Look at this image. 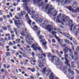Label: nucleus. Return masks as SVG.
Masks as SVG:
<instances>
[{
  "label": "nucleus",
  "mask_w": 79,
  "mask_h": 79,
  "mask_svg": "<svg viewBox=\"0 0 79 79\" xmlns=\"http://www.w3.org/2000/svg\"><path fill=\"white\" fill-rule=\"evenodd\" d=\"M53 16H55L56 15H57V11H56L54 10L53 11Z\"/></svg>",
  "instance_id": "nucleus-25"
},
{
  "label": "nucleus",
  "mask_w": 79,
  "mask_h": 79,
  "mask_svg": "<svg viewBox=\"0 0 79 79\" xmlns=\"http://www.w3.org/2000/svg\"><path fill=\"white\" fill-rule=\"evenodd\" d=\"M78 33H79V28L77 30V31H75V34L76 36H77V35Z\"/></svg>",
  "instance_id": "nucleus-28"
},
{
  "label": "nucleus",
  "mask_w": 79,
  "mask_h": 79,
  "mask_svg": "<svg viewBox=\"0 0 79 79\" xmlns=\"http://www.w3.org/2000/svg\"><path fill=\"white\" fill-rule=\"evenodd\" d=\"M77 5H78L77 2L76 1H74V4L73 5V8H76L77 6Z\"/></svg>",
  "instance_id": "nucleus-16"
},
{
  "label": "nucleus",
  "mask_w": 79,
  "mask_h": 79,
  "mask_svg": "<svg viewBox=\"0 0 79 79\" xmlns=\"http://www.w3.org/2000/svg\"><path fill=\"white\" fill-rule=\"evenodd\" d=\"M56 39H57V40H58V41L60 39L58 37V36H56Z\"/></svg>",
  "instance_id": "nucleus-60"
},
{
  "label": "nucleus",
  "mask_w": 79,
  "mask_h": 79,
  "mask_svg": "<svg viewBox=\"0 0 79 79\" xmlns=\"http://www.w3.org/2000/svg\"><path fill=\"white\" fill-rule=\"evenodd\" d=\"M73 52H71L70 53V54H69V56H73Z\"/></svg>",
  "instance_id": "nucleus-53"
},
{
  "label": "nucleus",
  "mask_w": 79,
  "mask_h": 79,
  "mask_svg": "<svg viewBox=\"0 0 79 79\" xmlns=\"http://www.w3.org/2000/svg\"><path fill=\"white\" fill-rule=\"evenodd\" d=\"M10 68V65H7L6 66V68L7 69H9Z\"/></svg>",
  "instance_id": "nucleus-64"
},
{
  "label": "nucleus",
  "mask_w": 79,
  "mask_h": 79,
  "mask_svg": "<svg viewBox=\"0 0 79 79\" xmlns=\"http://www.w3.org/2000/svg\"><path fill=\"white\" fill-rule=\"evenodd\" d=\"M65 55V60H67L68 59V55L66 54H64Z\"/></svg>",
  "instance_id": "nucleus-32"
},
{
  "label": "nucleus",
  "mask_w": 79,
  "mask_h": 79,
  "mask_svg": "<svg viewBox=\"0 0 79 79\" xmlns=\"http://www.w3.org/2000/svg\"><path fill=\"white\" fill-rule=\"evenodd\" d=\"M19 22H21V21H18L17 20H15L14 22L15 26H17V27L19 29L21 28V26H18L21 25V24H23V22L19 23Z\"/></svg>",
  "instance_id": "nucleus-6"
},
{
  "label": "nucleus",
  "mask_w": 79,
  "mask_h": 79,
  "mask_svg": "<svg viewBox=\"0 0 79 79\" xmlns=\"http://www.w3.org/2000/svg\"><path fill=\"white\" fill-rule=\"evenodd\" d=\"M55 52L57 54V55H59V52H58V51L56 50H55Z\"/></svg>",
  "instance_id": "nucleus-58"
},
{
  "label": "nucleus",
  "mask_w": 79,
  "mask_h": 79,
  "mask_svg": "<svg viewBox=\"0 0 79 79\" xmlns=\"http://www.w3.org/2000/svg\"><path fill=\"white\" fill-rule=\"evenodd\" d=\"M47 42H44L42 43V45H43L44 47H46L47 46Z\"/></svg>",
  "instance_id": "nucleus-33"
},
{
  "label": "nucleus",
  "mask_w": 79,
  "mask_h": 79,
  "mask_svg": "<svg viewBox=\"0 0 79 79\" xmlns=\"http://www.w3.org/2000/svg\"><path fill=\"white\" fill-rule=\"evenodd\" d=\"M21 68L22 69H24V70H23V71H26V68H24L23 67H22Z\"/></svg>",
  "instance_id": "nucleus-52"
},
{
  "label": "nucleus",
  "mask_w": 79,
  "mask_h": 79,
  "mask_svg": "<svg viewBox=\"0 0 79 79\" xmlns=\"http://www.w3.org/2000/svg\"><path fill=\"white\" fill-rule=\"evenodd\" d=\"M6 54L7 55V56H10V52H6Z\"/></svg>",
  "instance_id": "nucleus-51"
},
{
  "label": "nucleus",
  "mask_w": 79,
  "mask_h": 79,
  "mask_svg": "<svg viewBox=\"0 0 79 79\" xmlns=\"http://www.w3.org/2000/svg\"><path fill=\"white\" fill-rule=\"evenodd\" d=\"M44 37V36L42 35H40L38 37V38L40 39V40H41L43 39Z\"/></svg>",
  "instance_id": "nucleus-31"
},
{
  "label": "nucleus",
  "mask_w": 79,
  "mask_h": 79,
  "mask_svg": "<svg viewBox=\"0 0 79 79\" xmlns=\"http://www.w3.org/2000/svg\"><path fill=\"white\" fill-rule=\"evenodd\" d=\"M28 13H29V14H30V15H32L35 13V11H29L28 12Z\"/></svg>",
  "instance_id": "nucleus-22"
},
{
  "label": "nucleus",
  "mask_w": 79,
  "mask_h": 79,
  "mask_svg": "<svg viewBox=\"0 0 79 79\" xmlns=\"http://www.w3.org/2000/svg\"><path fill=\"white\" fill-rule=\"evenodd\" d=\"M9 45H10V46H11V45H13V43L11 42H10L9 43Z\"/></svg>",
  "instance_id": "nucleus-61"
},
{
  "label": "nucleus",
  "mask_w": 79,
  "mask_h": 79,
  "mask_svg": "<svg viewBox=\"0 0 79 79\" xmlns=\"http://www.w3.org/2000/svg\"><path fill=\"white\" fill-rule=\"evenodd\" d=\"M78 59V56H75V60H77Z\"/></svg>",
  "instance_id": "nucleus-62"
},
{
  "label": "nucleus",
  "mask_w": 79,
  "mask_h": 79,
  "mask_svg": "<svg viewBox=\"0 0 79 79\" xmlns=\"http://www.w3.org/2000/svg\"><path fill=\"white\" fill-rule=\"evenodd\" d=\"M28 4L27 3H24L23 5V9L27 11L29 9V7L27 6Z\"/></svg>",
  "instance_id": "nucleus-11"
},
{
  "label": "nucleus",
  "mask_w": 79,
  "mask_h": 79,
  "mask_svg": "<svg viewBox=\"0 0 79 79\" xmlns=\"http://www.w3.org/2000/svg\"><path fill=\"white\" fill-rule=\"evenodd\" d=\"M39 22L40 23H42V21H44V19H42V18H40L39 19Z\"/></svg>",
  "instance_id": "nucleus-37"
},
{
  "label": "nucleus",
  "mask_w": 79,
  "mask_h": 79,
  "mask_svg": "<svg viewBox=\"0 0 79 79\" xmlns=\"http://www.w3.org/2000/svg\"><path fill=\"white\" fill-rule=\"evenodd\" d=\"M15 41L16 43L17 44H19V43L20 42V41H21V39H16V40Z\"/></svg>",
  "instance_id": "nucleus-23"
},
{
  "label": "nucleus",
  "mask_w": 79,
  "mask_h": 79,
  "mask_svg": "<svg viewBox=\"0 0 79 79\" xmlns=\"http://www.w3.org/2000/svg\"><path fill=\"white\" fill-rule=\"evenodd\" d=\"M2 46V47H4V44H3V43L0 42V47H1Z\"/></svg>",
  "instance_id": "nucleus-45"
},
{
  "label": "nucleus",
  "mask_w": 79,
  "mask_h": 79,
  "mask_svg": "<svg viewBox=\"0 0 79 79\" xmlns=\"http://www.w3.org/2000/svg\"><path fill=\"white\" fill-rule=\"evenodd\" d=\"M25 30H23V31H22V32L23 33H25V32L27 31V28H25Z\"/></svg>",
  "instance_id": "nucleus-39"
},
{
  "label": "nucleus",
  "mask_w": 79,
  "mask_h": 79,
  "mask_svg": "<svg viewBox=\"0 0 79 79\" xmlns=\"http://www.w3.org/2000/svg\"><path fill=\"white\" fill-rule=\"evenodd\" d=\"M64 41L65 42H66V44H71V45L72 47L73 46V43H72V42H69V41H68L67 39H65Z\"/></svg>",
  "instance_id": "nucleus-14"
},
{
  "label": "nucleus",
  "mask_w": 79,
  "mask_h": 79,
  "mask_svg": "<svg viewBox=\"0 0 79 79\" xmlns=\"http://www.w3.org/2000/svg\"><path fill=\"white\" fill-rule=\"evenodd\" d=\"M75 29H76V26H75L74 27V28L73 29V32H75Z\"/></svg>",
  "instance_id": "nucleus-54"
},
{
  "label": "nucleus",
  "mask_w": 79,
  "mask_h": 79,
  "mask_svg": "<svg viewBox=\"0 0 79 79\" xmlns=\"http://www.w3.org/2000/svg\"><path fill=\"white\" fill-rule=\"evenodd\" d=\"M40 42H44L45 41V39H42L40 40Z\"/></svg>",
  "instance_id": "nucleus-41"
},
{
  "label": "nucleus",
  "mask_w": 79,
  "mask_h": 79,
  "mask_svg": "<svg viewBox=\"0 0 79 79\" xmlns=\"http://www.w3.org/2000/svg\"><path fill=\"white\" fill-rule=\"evenodd\" d=\"M65 3L66 4H67V3L69 4L70 3V0H65Z\"/></svg>",
  "instance_id": "nucleus-27"
},
{
  "label": "nucleus",
  "mask_w": 79,
  "mask_h": 79,
  "mask_svg": "<svg viewBox=\"0 0 79 79\" xmlns=\"http://www.w3.org/2000/svg\"><path fill=\"white\" fill-rule=\"evenodd\" d=\"M2 18L4 19H5V20L7 19L6 16V15H3Z\"/></svg>",
  "instance_id": "nucleus-42"
},
{
  "label": "nucleus",
  "mask_w": 79,
  "mask_h": 79,
  "mask_svg": "<svg viewBox=\"0 0 79 79\" xmlns=\"http://www.w3.org/2000/svg\"><path fill=\"white\" fill-rule=\"evenodd\" d=\"M79 54L78 52H74V54L75 56H77V55Z\"/></svg>",
  "instance_id": "nucleus-43"
},
{
  "label": "nucleus",
  "mask_w": 79,
  "mask_h": 79,
  "mask_svg": "<svg viewBox=\"0 0 79 79\" xmlns=\"http://www.w3.org/2000/svg\"><path fill=\"white\" fill-rule=\"evenodd\" d=\"M77 64H78L77 66V68L79 69V60H77Z\"/></svg>",
  "instance_id": "nucleus-49"
},
{
  "label": "nucleus",
  "mask_w": 79,
  "mask_h": 79,
  "mask_svg": "<svg viewBox=\"0 0 79 79\" xmlns=\"http://www.w3.org/2000/svg\"><path fill=\"white\" fill-rule=\"evenodd\" d=\"M38 56H39V59H41V60L43 61H41L40 60H39L38 61V63L39 64V67L40 68L42 69L44 68V65L43 64H44L45 61V59L44 58V57H46V54H45L44 53H42L41 55H40V54H39L38 55Z\"/></svg>",
  "instance_id": "nucleus-1"
},
{
  "label": "nucleus",
  "mask_w": 79,
  "mask_h": 79,
  "mask_svg": "<svg viewBox=\"0 0 79 79\" xmlns=\"http://www.w3.org/2000/svg\"><path fill=\"white\" fill-rule=\"evenodd\" d=\"M58 42L60 44H62V43L63 42V40L60 39L58 41Z\"/></svg>",
  "instance_id": "nucleus-26"
},
{
  "label": "nucleus",
  "mask_w": 79,
  "mask_h": 79,
  "mask_svg": "<svg viewBox=\"0 0 79 79\" xmlns=\"http://www.w3.org/2000/svg\"><path fill=\"white\" fill-rule=\"evenodd\" d=\"M68 71L69 73H71L72 75H74V72L73 71H71V69H68Z\"/></svg>",
  "instance_id": "nucleus-17"
},
{
  "label": "nucleus",
  "mask_w": 79,
  "mask_h": 79,
  "mask_svg": "<svg viewBox=\"0 0 79 79\" xmlns=\"http://www.w3.org/2000/svg\"><path fill=\"white\" fill-rule=\"evenodd\" d=\"M65 60L66 61L65 62V64H67V65H68V66H69L70 67V64H69V60H68V59Z\"/></svg>",
  "instance_id": "nucleus-20"
},
{
  "label": "nucleus",
  "mask_w": 79,
  "mask_h": 79,
  "mask_svg": "<svg viewBox=\"0 0 79 79\" xmlns=\"http://www.w3.org/2000/svg\"><path fill=\"white\" fill-rule=\"evenodd\" d=\"M69 26L70 27V30L72 31V28L74 26V24H73V21L71 20H70L69 22Z\"/></svg>",
  "instance_id": "nucleus-9"
},
{
  "label": "nucleus",
  "mask_w": 79,
  "mask_h": 79,
  "mask_svg": "<svg viewBox=\"0 0 79 79\" xmlns=\"http://www.w3.org/2000/svg\"><path fill=\"white\" fill-rule=\"evenodd\" d=\"M31 71H32V72H34L35 71V68H33L32 69H31Z\"/></svg>",
  "instance_id": "nucleus-48"
},
{
  "label": "nucleus",
  "mask_w": 79,
  "mask_h": 79,
  "mask_svg": "<svg viewBox=\"0 0 79 79\" xmlns=\"http://www.w3.org/2000/svg\"><path fill=\"white\" fill-rule=\"evenodd\" d=\"M25 17L27 19H28L29 18V16L28 15V14H27L25 16Z\"/></svg>",
  "instance_id": "nucleus-35"
},
{
  "label": "nucleus",
  "mask_w": 79,
  "mask_h": 79,
  "mask_svg": "<svg viewBox=\"0 0 79 79\" xmlns=\"http://www.w3.org/2000/svg\"><path fill=\"white\" fill-rule=\"evenodd\" d=\"M52 41L53 43H56V41H55V39H53L52 40Z\"/></svg>",
  "instance_id": "nucleus-56"
},
{
  "label": "nucleus",
  "mask_w": 79,
  "mask_h": 79,
  "mask_svg": "<svg viewBox=\"0 0 79 79\" xmlns=\"http://www.w3.org/2000/svg\"><path fill=\"white\" fill-rule=\"evenodd\" d=\"M34 4H36V5H38L39 6H42V7H44V6H45L43 0H38L37 1L36 0H34Z\"/></svg>",
  "instance_id": "nucleus-3"
},
{
  "label": "nucleus",
  "mask_w": 79,
  "mask_h": 79,
  "mask_svg": "<svg viewBox=\"0 0 79 79\" xmlns=\"http://www.w3.org/2000/svg\"><path fill=\"white\" fill-rule=\"evenodd\" d=\"M48 23V22L46 21H45L44 23L42 24V26H44V27H45V28L46 30H48L50 33V32H51V30H53V28H52V26H50L49 25L47 26V25Z\"/></svg>",
  "instance_id": "nucleus-2"
},
{
  "label": "nucleus",
  "mask_w": 79,
  "mask_h": 79,
  "mask_svg": "<svg viewBox=\"0 0 79 79\" xmlns=\"http://www.w3.org/2000/svg\"><path fill=\"white\" fill-rule=\"evenodd\" d=\"M60 60H59V59L58 58H56V62H58V61H59Z\"/></svg>",
  "instance_id": "nucleus-63"
},
{
  "label": "nucleus",
  "mask_w": 79,
  "mask_h": 79,
  "mask_svg": "<svg viewBox=\"0 0 79 79\" xmlns=\"http://www.w3.org/2000/svg\"><path fill=\"white\" fill-rule=\"evenodd\" d=\"M23 3H27L28 2V0H23Z\"/></svg>",
  "instance_id": "nucleus-50"
},
{
  "label": "nucleus",
  "mask_w": 79,
  "mask_h": 79,
  "mask_svg": "<svg viewBox=\"0 0 79 79\" xmlns=\"http://www.w3.org/2000/svg\"><path fill=\"white\" fill-rule=\"evenodd\" d=\"M19 49L21 50H22V52H24V49L23 48H19Z\"/></svg>",
  "instance_id": "nucleus-57"
},
{
  "label": "nucleus",
  "mask_w": 79,
  "mask_h": 79,
  "mask_svg": "<svg viewBox=\"0 0 79 79\" xmlns=\"http://www.w3.org/2000/svg\"><path fill=\"white\" fill-rule=\"evenodd\" d=\"M30 60L31 61V64H32V65H35V63L33 64L32 63V61L33 60V59L31 57L30 58Z\"/></svg>",
  "instance_id": "nucleus-21"
},
{
  "label": "nucleus",
  "mask_w": 79,
  "mask_h": 79,
  "mask_svg": "<svg viewBox=\"0 0 79 79\" xmlns=\"http://www.w3.org/2000/svg\"><path fill=\"white\" fill-rule=\"evenodd\" d=\"M55 56H52L51 57V60L52 61H53V60H55Z\"/></svg>",
  "instance_id": "nucleus-38"
},
{
  "label": "nucleus",
  "mask_w": 79,
  "mask_h": 79,
  "mask_svg": "<svg viewBox=\"0 0 79 79\" xmlns=\"http://www.w3.org/2000/svg\"><path fill=\"white\" fill-rule=\"evenodd\" d=\"M62 20L63 21V22H68L69 19V18L68 17H66L64 18H62Z\"/></svg>",
  "instance_id": "nucleus-12"
},
{
  "label": "nucleus",
  "mask_w": 79,
  "mask_h": 79,
  "mask_svg": "<svg viewBox=\"0 0 79 79\" xmlns=\"http://www.w3.org/2000/svg\"><path fill=\"white\" fill-rule=\"evenodd\" d=\"M52 33L53 35H54V34H56V32L52 31Z\"/></svg>",
  "instance_id": "nucleus-55"
},
{
  "label": "nucleus",
  "mask_w": 79,
  "mask_h": 79,
  "mask_svg": "<svg viewBox=\"0 0 79 79\" xmlns=\"http://www.w3.org/2000/svg\"><path fill=\"white\" fill-rule=\"evenodd\" d=\"M63 34L65 35V36H66L67 37V38H68V39H69V37H70V35L69 34H66V33H63Z\"/></svg>",
  "instance_id": "nucleus-18"
},
{
  "label": "nucleus",
  "mask_w": 79,
  "mask_h": 79,
  "mask_svg": "<svg viewBox=\"0 0 79 79\" xmlns=\"http://www.w3.org/2000/svg\"><path fill=\"white\" fill-rule=\"evenodd\" d=\"M67 8H68L70 11H72V12H74L75 13H77V10H76L73 9L71 6L68 7Z\"/></svg>",
  "instance_id": "nucleus-10"
},
{
  "label": "nucleus",
  "mask_w": 79,
  "mask_h": 79,
  "mask_svg": "<svg viewBox=\"0 0 79 79\" xmlns=\"http://www.w3.org/2000/svg\"><path fill=\"white\" fill-rule=\"evenodd\" d=\"M69 50V48L67 47H66L64 48L63 49V51L64 53V54H66L68 52V50Z\"/></svg>",
  "instance_id": "nucleus-13"
},
{
  "label": "nucleus",
  "mask_w": 79,
  "mask_h": 79,
  "mask_svg": "<svg viewBox=\"0 0 79 79\" xmlns=\"http://www.w3.org/2000/svg\"><path fill=\"white\" fill-rule=\"evenodd\" d=\"M26 13V11L25 10H23L22 12H21V13L22 16H23V15H25Z\"/></svg>",
  "instance_id": "nucleus-29"
},
{
  "label": "nucleus",
  "mask_w": 79,
  "mask_h": 79,
  "mask_svg": "<svg viewBox=\"0 0 79 79\" xmlns=\"http://www.w3.org/2000/svg\"><path fill=\"white\" fill-rule=\"evenodd\" d=\"M69 52L70 53H73V52H72V49H69Z\"/></svg>",
  "instance_id": "nucleus-59"
},
{
  "label": "nucleus",
  "mask_w": 79,
  "mask_h": 79,
  "mask_svg": "<svg viewBox=\"0 0 79 79\" xmlns=\"http://www.w3.org/2000/svg\"><path fill=\"white\" fill-rule=\"evenodd\" d=\"M34 18H35L36 19V21L37 23H38V17H39V15H38L34 14Z\"/></svg>",
  "instance_id": "nucleus-15"
},
{
  "label": "nucleus",
  "mask_w": 79,
  "mask_h": 79,
  "mask_svg": "<svg viewBox=\"0 0 79 79\" xmlns=\"http://www.w3.org/2000/svg\"><path fill=\"white\" fill-rule=\"evenodd\" d=\"M33 39V38H32L31 36L29 37V36H28L26 39V41L27 43H28L29 45H31L32 43V41H30V40H32Z\"/></svg>",
  "instance_id": "nucleus-7"
},
{
  "label": "nucleus",
  "mask_w": 79,
  "mask_h": 79,
  "mask_svg": "<svg viewBox=\"0 0 79 79\" xmlns=\"http://www.w3.org/2000/svg\"><path fill=\"white\" fill-rule=\"evenodd\" d=\"M50 79H53L54 78V76L53 75V73H51V75L49 77Z\"/></svg>",
  "instance_id": "nucleus-24"
},
{
  "label": "nucleus",
  "mask_w": 79,
  "mask_h": 79,
  "mask_svg": "<svg viewBox=\"0 0 79 79\" xmlns=\"http://www.w3.org/2000/svg\"><path fill=\"white\" fill-rule=\"evenodd\" d=\"M57 62V65L58 66H59V65H60V66H63V63H60V60L59 61H58Z\"/></svg>",
  "instance_id": "nucleus-19"
},
{
  "label": "nucleus",
  "mask_w": 79,
  "mask_h": 79,
  "mask_svg": "<svg viewBox=\"0 0 79 79\" xmlns=\"http://www.w3.org/2000/svg\"><path fill=\"white\" fill-rule=\"evenodd\" d=\"M48 56L49 58L52 56V53H48Z\"/></svg>",
  "instance_id": "nucleus-40"
},
{
  "label": "nucleus",
  "mask_w": 79,
  "mask_h": 79,
  "mask_svg": "<svg viewBox=\"0 0 79 79\" xmlns=\"http://www.w3.org/2000/svg\"><path fill=\"white\" fill-rule=\"evenodd\" d=\"M60 69H63V70L64 71H65L66 70V68H64L62 67H60Z\"/></svg>",
  "instance_id": "nucleus-46"
},
{
  "label": "nucleus",
  "mask_w": 79,
  "mask_h": 79,
  "mask_svg": "<svg viewBox=\"0 0 79 79\" xmlns=\"http://www.w3.org/2000/svg\"><path fill=\"white\" fill-rule=\"evenodd\" d=\"M2 29H3L4 30V31H6L7 29L6 28V27H2Z\"/></svg>",
  "instance_id": "nucleus-47"
},
{
  "label": "nucleus",
  "mask_w": 79,
  "mask_h": 79,
  "mask_svg": "<svg viewBox=\"0 0 79 79\" xmlns=\"http://www.w3.org/2000/svg\"><path fill=\"white\" fill-rule=\"evenodd\" d=\"M60 3L61 4H64V3H65V2H64V0H61Z\"/></svg>",
  "instance_id": "nucleus-34"
},
{
  "label": "nucleus",
  "mask_w": 79,
  "mask_h": 79,
  "mask_svg": "<svg viewBox=\"0 0 79 79\" xmlns=\"http://www.w3.org/2000/svg\"><path fill=\"white\" fill-rule=\"evenodd\" d=\"M44 8H45L46 10H47L48 8V14H50V11H51L54 10V8L52 7V5H51L47 4L46 5Z\"/></svg>",
  "instance_id": "nucleus-4"
},
{
  "label": "nucleus",
  "mask_w": 79,
  "mask_h": 79,
  "mask_svg": "<svg viewBox=\"0 0 79 79\" xmlns=\"http://www.w3.org/2000/svg\"><path fill=\"white\" fill-rule=\"evenodd\" d=\"M56 21L57 23H61V21H60V19H57Z\"/></svg>",
  "instance_id": "nucleus-44"
},
{
  "label": "nucleus",
  "mask_w": 79,
  "mask_h": 79,
  "mask_svg": "<svg viewBox=\"0 0 79 79\" xmlns=\"http://www.w3.org/2000/svg\"><path fill=\"white\" fill-rule=\"evenodd\" d=\"M28 24H29V25L31 26V23H32V21L30 19H28Z\"/></svg>",
  "instance_id": "nucleus-30"
},
{
  "label": "nucleus",
  "mask_w": 79,
  "mask_h": 79,
  "mask_svg": "<svg viewBox=\"0 0 79 79\" xmlns=\"http://www.w3.org/2000/svg\"><path fill=\"white\" fill-rule=\"evenodd\" d=\"M32 28V29H33L34 31H37L36 33L38 35H40V31L38 30L37 26H36V25H34L33 28Z\"/></svg>",
  "instance_id": "nucleus-8"
},
{
  "label": "nucleus",
  "mask_w": 79,
  "mask_h": 79,
  "mask_svg": "<svg viewBox=\"0 0 79 79\" xmlns=\"http://www.w3.org/2000/svg\"><path fill=\"white\" fill-rule=\"evenodd\" d=\"M7 27L8 29V30H9V31H11V26H9V25H8L7 26Z\"/></svg>",
  "instance_id": "nucleus-36"
},
{
  "label": "nucleus",
  "mask_w": 79,
  "mask_h": 79,
  "mask_svg": "<svg viewBox=\"0 0 79 79\" xmlns=\"http://www.w3.org/2000/svg\"><path fill=\"white\" fill-rule=\"evenodd\" d=\"M37 44H33L31 46L32 48H33V49L35 51V50H38L39 51H41V53H42L43 51L41 49V48L39 47H37Z\"/></svg>",
  "instance_id": "nucleus-5"
}]
</instances>
